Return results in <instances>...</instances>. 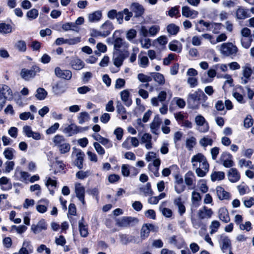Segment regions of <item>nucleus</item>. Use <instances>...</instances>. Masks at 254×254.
I'll return each instance as SVG.
<instances>
[{
	"instance_id": "nucleus-18",
	"label": "nucleus",
	"mask_w": 254,
	"mask_h": 254,
	"mask_svg": "<svg viewBox=\"0 0 254 254\" xmlns=\"http://www.w3.org/2000/svg\"><path fill=\"white\" fill-rule=\"evenodd\" d=\"M229 180L232 183L238 181L240 178V175L236 168H231L228 174Z\"/></svg>"
},
{
	"instance_id": "nucleus-49",
	"label": "nucleus",
	"mask_w": 254,
	"mask_h": 254,
	"mask_svg": "<svg viewBox=\"0 0 254 254\" xmlns=\"http://www.w3.org/2000/svg\"><path fill=\"white\" fill-rule=\"evenodd\" d=\"M220 223L217 220L213 221L210 226L211 231L210 233L212 234L217 231L218 228L220 227Z\"/></svg>"
},
{
	"instance_id": "nucleus-14",
	"label": "nucleus",
	"mask_w": 254,
	"mask_h": 254,
	"mask_svg": "<svg viewBox=\"0 0 254 254\" xmlns=\"http://www.w3.org/2000/svg\"><path fill=\"white\" fill-rule=\"evenodd\" d=\"M182 15L185 17L194 18L198 14V11L191 9L188 6H184L182 7Z\"/></svg>"
},
{
	"instance_id": "nucleus-54",
	"label": "nucleus",
	"mask_w": 254,
	"mask_h": 254,
	"mask_svg": "<svg viewBox=\"0 0 254 254\" xmlns=\"http://www.w3.org/2000/svg\"><path fill=\"white\" fill-rule=\"evenodd\" d=\"M253 41L252 37L248 38V39H242L241 44L242 46L245 49H248L250 47Z\"/></svg>"
},
{
	"instance_id": "nucleus-17",
	"label": "nucleus",
	"mask_w": 254,
	"mask_h": 254,
	"mask_svg": "<svg viewBox=\"0 0 254 254\" xmlns=\"http://www.w3.org/2000/svg\"><path fill=\"white\" fill-rule=\"evenodd\" d=\"M221 250L225 252V251L227 250H231L232 246H231V242L230 239L228 236H224L221 237Z\"/></svg>"
},
{
	"instance_id": "nucleus-38",
	"label": "nucleus",
	"mask_w": 254,
	"mask_h": 254,
	"mask_svg": "<svg viewBox=\"0 0 254 254\" xmlns=\"http://www.w3.org/2000/svg\"><path fill=\"white\" fill-rule=\"evenodd\" d=\"M126 44V42L124 41V40L121 38H117L114 42V49L115 50V52H119V51H121L120 48H121L122 46H124L127 47V45L125 46Z\"/></svg>"
},
{
	"instance_id": "nucleus-30",
	"label": "nucleus",
	"mask_w": 254,
	"mask_h": 254,
	"mask_svg": "<svg viewBox=\"0 0 254 254\" xmlns=\"http://www.w3.org/2000/svg\"><path fill=\"white\" fill-rule=\"evenodd\" d=\"M12 32V26L4 22L0 23V33L2 34H9Z\"/></svg>"
},
{
	"instance_id": "nucleus-39",
	"label": "nucleus",
	"mask_w": 254,
	"mask_h": 254,
	"mask_svg": "<svg viewBox=\"0 0 254 254\" xmlns=\"http://www.w3.org/2000/svg\"><path fill=\"white\" fill-rule=\"evenodd\" d=\"M38 10L36 8H32L28 11L26 13V17L30 20L35 19L38 16Z\"/></svg>"
},
{
	"instance_id": "nucleus-41",
	"label": "nucleus",
	"mask_w": 254,
	"mask_h": 254,
	"mask_svg": "<svg viewBox=\"0 0 254 254\" xmlns=\"http://www.w3.org/2000/svg\"><path fill=\"white\" fill-rule=\"evenodd\" d=\"M89 119V116L88 113L86 112H81L78 117V123L80 125L83 124L86 121Z\"/></svg>"
},
{
	"instance_id": "nucleus-24",
	"label": "nucleus",
	"mask_w": 254,
	"mask_h": 254,
	"mask_svg": "<svg viewBox=\"0 0 254 254\" xmlns=\"http://www.w3.org/2000/svg\"><path fill=\"white\" fill-rule=\"evenodd\" d=\"M84 218L82 217L78 222L79 230L80 236L82 237H86L88 236V228L87 225H85L83 223Z\"/></svg>"
},
{
	"instance_id": "nucleus-16",
	"label": "nucleus",
	"mask_w": 254,
	"mask_h": 254,
	"mask_svg": "<svg viewBox=\"0 0 254 254\" xmlns=\"http://www.w3.org/2000/svg\"><path fill=\"white\" fill-rule=\"evenodd\" d=\"M248 12V9H245L243 7L239 6L236 11L237 19L243 20L250 17V14Z\"/></svg>"
},
{
	"instance_id": "nucleus-60",
	"label": "nucleus",
	"mask_w": 254,
	"mask_h": 254,
	"mask_svg": "<svg viewBox=\"0 0 254 254\" xmlns=\"http://www.w3.org/2000/svg\"><path fill=\"white\" fill-rule=\"evenodd\" d=\"M136 36V31L133 29L129 30L127 33V38L130 41L134 38Z\"/></svg>"
},
{
	"instance_id": "nucleus-44",
	"label": "nucleus",
	"mask_w": 254,
	"mask_h": 254,
	"mask_svg": "<svg viewBox=\"0 0 254 254\" xmlns=\"http://www.w3.org/2000/svg\"><path fill=\"white\" fill-rule=\"evenodd\" d=\"M191 177H193V173L191 171H189L185 176V182L186 184L190 186L192 185L193 180Z\"/></svg>"
},
{
	"instance_id": "nucleus-31",
	"label": "nucleus",
	"mask_w": 254,
	"mask_h": 254,
	"mask_svg": "<svg viewBox=\"0 0 254 254\" xmlns=\"http://www.w3.org/2000/svg\"><path fill=\"white\" fill-rule=\"evenodd\" d=\"M166 29L169 35H176L179 32L180 27L174 23H171L167 26Z\"/></svg>"
},
{
	"instance_id": "nucleus-10",
	"label": "nucleus",
	"mask_w": 254,
	"mask_h": 254,
	"mask_svg": "<svg viewBox=\"0 0 254 254\" xmlns=\"http://www.w3.org/2000/svg\"><path fill=\"white\" fill-rule=\"evenodd\" d=\"M47 229V224L44 219H41L37 224H32L31 225V231L37 234L41 232L42 230H46Z\"/></svg>"
},
{
	"instance_id": "nucleus-46",
	"label": "nucleus",
	"mask_w": 254,
	"mask_h": 254,
	"mask_svg": "<svg viewBox=\"0 0 254 254\" xmlns=\"http://www.w3.org/2000/svg\"><path fill=\"white\" fill-rule=\"evenodd\" d=\"M14 150L11 147L5 148L3 152L4 157L8 160H11L13 158V152Z\"/></svg>"
},
{
	"instance_id": "nucleus-47",
	"label": "nucleus",
	"mask_w": 254,
	"mask_h": 254,
	"mask_svg": "<svg viewBox=\"0 0 254 254\" xmlns=\"http://www.w3.org/2000/svg\"><path fill=\"white\" fill-rule=\"evenodd\" d=\"M168 15L171 17L177 16V17H180V11L179 10V6H174L171 7L168 11Z\"/></svg>"
},
{
	"instance_id": "nucleus-33",
	"label": "nucleus",
	"mask_w": 254,
	"mask_h": 254,
	"mask_svg": "<svg viewBox=\"0 0 254 254\" xmlns=\"http://www.w3.org/2000/svg\"><path fill=\"white\" fill-rule=\"evenodd\" d=\"M180 240L181 241H183V239H180V240L177 239V236L175 235H173L170 238H169L168 240V243L171 244L173 245L176 247H177L178 249H181L183 245L180 242Z\"/></svg>"
},
{
	"instance_id": "nucleus-5",
	"label": "nucleus",
	"mask_w": 254,
	"mask_h": 254,
	"mask_svg": "<svg viewBox=\"0 0 254 254\" xmlns=\"http://www.w3.org/2000/svg\"><path fill=\"white\" fill-rule=\"evenodd\" d=\"M139 220L136 217H123L117 221L116 225L122 227H133L138 224Z\"/></svg>"
},
{
	"instance_id": "nucleus-15",
	"label": "nucleus",
	"mask_w": 254,
	"mask_h": 254,
	"mask_svg": "<svg viewBox=\"0 0 254 254\" xmlns=\"http://www.w3.org/2000/svg\"><path fill=\"white\" fill-rule=\"evenodd\" d=\"M121 98L125 105L129 107L132 104V100L130 98V93L127 89H125L120 92Z\"/></svg>"
},
{
	"instance_id": "nucleus-20",
	"label": "nucleus",
	"mask_w": 254,
	"mask_h": 254,
	"mask_svg": "<svg viewBox=\"0 0 254 254\" xmlns=\"http://www.w3.org/2000/svg\"><path fill=\"white\" fill-rule=\"evenodd\" d=\"M216 192L218 198L220 200L229 199L230 198V193L225 191L224 188L221 186H218L216 188Z\"/></svg>"
},
{
	"instance_id": "nucleus-2",
	"label": "nucleus",
	"mask_w": 254,
	"mask_h": 254,
	"mask_svg": "<svg viewBox=\"0 0 254 254\" xmlns=\"http://www.w3.org/2000/svg\"><path fill=\"white\" fill-rule=\"evenodd\" d=\"M221 54L225 57L236 56L238 49L232 43L228 42L221 44L220 49Z\"/></svg>"
},
{
	"instance_id": "nucleus-56",
	"label": "nucleus",
	"mask_w": 254,
	"mask_h": 254,
	"mask_svg": "<svg viewBox=\"0 0 254 254\" xmlns=\"http://www.w3.org/2000/svg\"><path fill=\"white\" fill-rule=\"evenodd\" d=\"M89 175V171H79L76 174V177L79 179L83 180Z\"/></svg>"
},
{
	"instance_id": "nucleus-28",
	"label": "nucleus",
	"mask_w": 254,
	"mask_h": 254,
	"mask_svg": "<svg viewBox=\"0 0 254 254\" xmlns=\"http://www.w3.org/2000/svg\"><path fill=\"white\" fill-rule=\"evenodd\" d=\"M102 15V11L97 10L88 15V20L91 22H97L100 20Z\"/></svg>"
},
{
	"instance_id": "nucleus-37",
	"label": "nucleus",
	"mask_w": 254,
	"mask_h": 254,
	"mask_svg": "<svg viewBox=\"0 0 254 254\" xmlns=\"http://www.w3.org/2000/svg\"><path fill=\"white\" fill-rule=\"evenodd\" d=\"M119 237L121 243L124 245H127L128 243L132 242L134 237L128 236L127 234H120Z\"/></svg>"
},
{
	"instance_id": "nucleus-1",
	"label": "nucleus",
	"mask_w": 254,
	"mask_h": 254,
	"mask_svg": "<svg viewBox=\"0 0 254 254\" xmlns=\"http://www.w3.org/2000/svg\"><path fill=\"white\" fill-rule=\"evenodd\" d=\"M207 96L200 89H198L193 93H190L187 98L188 107L191 109H198L201 102L205 103Z\"/></svg>"
},
{
	"instance_id": "nucleus-59",
	"label": "nucleus",
	"mask_w": 254,
	"mask_h": 254,
	"mask_svg": "<svg viewBox=\"0 0 254 254\" xmlns=\"http://www.w3.org/2000/svg\"><path fill=\"white\" fill-rule=\"evenodd\" d=\"M222 26V24L220 23H212L210 26L211 30L213 28V32L214 33H218Z\"/></svg>"
},
{
	"instance_id": "nucleus-61",
	"label": "nucleus",
	"mask_w": 254,
	"mask_h": 254,
	"mask_svg": "<svg viewBox=\"0 0 254 254\" xmlns=\"http://www.w3.org/2000/svg\"><path fill=\"white\" fill-rule=\"evenodd\" d=\"M160 28L158 25H153L149 29V33L150 36L155 35L159 31Z\"/></svg>"
},
{
	"instance_id": "nucleus-23",
	"label": "nucleus",
	"mask_w": 254,
	"mask_h": 254,
	"mask_svg": "<svg viewBox=\"0 0 254 254\" xmlns=\"http://www.w3.org/2000/svg\"><path fill=\"white\" fill-rule=\"evenodd\" d=\"M79 131L78 127L73 124L68 125L64 129L65 133H67L68 136H71L73 134L77 133Z\"/></svg>"
},
{
	"instance_id": "nucleus-62",
	"label": "nucleus",
	"mask_w": 254,
	"mask_h": 254,
	"mask_svg": "<svg viewBox=\"0 0 254 254\" xmlns=\"http://www.w3.org/2000/svg\"><path fill=\"white\" fill-rule=\"evenodd\" d=\"M145 215L147 218L153 220L156 219V213L153 209H148L145 212Z\"/></svg>"
},
{
	"instance_id": "nucleus-51",
	"label": "nucleus",
	"mask_w": 254,
	"mask_h": 254,
	"mask_svg": "<svg viewBox=\"0 0 254 254\" xmlns=\"http://www.w3.org/2000/svg\"><path fill=\"white\" fill-rule=\"evenodd\" d=\"M243 75L244 77L247 79H250V77L253 73V70L250 67L245 66L243 67Z\"/></svg>"
},
{
	"instance_id": "nucleus-43",
	"label": "nucleus",
	"mask_w": 254,
	"mask_h": 254,
	"mask_svg": "<svg viewBox=\"0 0 254 254\" xmlns=\"http://www.w3.org/2000/svg\"><path fill=\"white\" fill-rule=\"evenodd\" d=\"M204 159H206L204 155L202 153H198L192 156L191 159V162L192 163H202L204 160Z\"/></svg>"
},
{
	"instance_id": "nucleus-53",
	"label": "nucleus",
	"mask_w": 254,
	"mask_h": 254,
	"mask_svg": "<svg viewBox=\"0 0 254 254\" xmlns=\"http://www.w3.org/2000/svg\"><path fill=\"white\" fill-rule=\"evenodd\" d=\"M116 108L117 112L119 114H126L127 112L126 108L119 101L117 102Z\"/></svg>"
},
{
	"instance_id": "nucleus-4",
	"label": "nucleus",
	"mask_w": 254,
	"mask_h": 254,
	"mask_svg": "<svg viewBox=\"0 0 254 254\" xmlns=\"http://www.w3.org/2000/svg\"><path fill=\"white\" fill-rule=\"evenodd\" d=\"M40 68L36 65H32L30 69L22 68L20 72V77L25 81H29L34 78L36 73L40 71Z\"/></svg>"
},
{
	"instance_id": "nucleus-29",
	"label": "nucleus",
	"mask_w": 254,
	"mask_h": 254,
	"mask_svg": "<svg viewBox=\"0 0 254 254\" xmlns=\"http://www.w3.org/2000/svg\"><path fill=\"white\" fill-rule=\"evenodd\" d=\"M178 43V41L176 40L171 42L168 45L169 50L172 51L180 53L182 51V46L181 43H179V45H178L177 44Z\"/></svg>"
},
{
	"instance_id": "nucleus-64",
	"label": "nucleus",
	"mask_w": 254,
	"mask_h": 254,
	"mask_svg": "<svg viewBox=\"0 0 254 254\" xmlns=\"http://www.w3.org/2000/svg\"><path fill=\"white\" fill-rule=\"evenodd\" d=\"M23 130L25 134L28 137H31L33 133V131L32 130L31 127L29 126H24L23 127Z\"/></svg>"
},
{
	"instance_id": "nucleus-63",
	"label": "nucleus",
	"mask_w": 254,
	"mask_h": 254,
	"mask_svg": "<svg viewBox=\"0 0 254 254\" xmlns=\"http://www.w3.org/2000/svg\"><path fill=\"white\" fill-rule=\"evenodd\" d=\"M195 122L197 126H203L205 122L204 118L201 115H198L195 118Z\"/></svg>"
},
{
	"instance_id": "nucleus-34",
	"label": "nucleus",
	"mask_w": 254,
	"mask_h": 254,
	"mask_svg": "<svg viewBox=\"0 0 254 254\" xmlns=\"http://www.w3.org/2000/svg\"><path fill=\"white\" fill-rule=\"evenodd\" d=\"M70 64L72 68L75 70H80L84 66V63L80 59L72 60Z\"/></svg>"
},
{
	"instance_id": "nucleus-8",
	"label": "nucleus",
	"mask_w": 254,
	"mask_h": 254,
	"mask_svg": "<svg viewBox=\"0 0 254 254\" xmlns=\"http://www.w3.org/2000/svg\"><path fill=\"white\" fill-rule=\"evenodd\" d=\"M0 96L5 102L10 100L13 98L12 92L10 88L5 84L0 85Z\"/></svg>"
},
{
	"instance_id": "nucleus-12",
	"label": "nucleus",
	"mask_w": 254,
	"mask_h": 254,
	"mask_svg": "<svg viewBox=\"0 0 254 254\" xmlns=\"http://www.w3.org/2000/svg\"><path fill=\"white\" fill-rule=\"evenodd\" d=\"M75 192L76 197L83 205L85 204V189L84 187L82 186L80 183L76 184L75 186Z\"/></svg>"
},
{
	"instance_id": "nucleus-21",
	"label": "nucleus",
	"mask_w": 254,
	"mask_h": 254,
	"mask_svg": "<svg viewBox=\"0 0 254 254\" xmlns=\"http://www.w3.org/2000/svg\"><path fill=\"white\" fill-rule=\"evenodd\" d=\"M161 123V120L160 119L159 115H156L152 123L150 124V129L151 132L156 134V131L158 129Z\"/></svg>"
},
{
	"instance_id": "nucleus-7",
	"label": "nucleus",
	"mask_w": 254,
	"mask_h": 254,
	"mask_svg": "<svg viewBox=\"0 0 254 254\" xmlns=\"http://www.w3.org/2000/svg\"><path fill=\"white\" fill-rule=\"evenodd\" d=\"M128 56L129 52L127 51H125V52H123L122 51L114 52L113 57L114 65L118 67L121 66L123 64L124 60Z\"/></svg>"
},
{
	"instance_id": "nucleus-50",
	"label": "nucleus",
	"mask_w": 254,
	"mask_h": 254,
	"mask_svg": "<svg viewBox=\"0 0 254 254\" xmlns=\"http://www.w3.org/2000/svg\"><path fill=\"white\" fill-rule=\"evenodd\" d=\"M138 58L139 59L138 64L140 66L145 67L148 65L149 60L146 56H142V57H140V56L139 55Z\"/></svg>"
},
{
	"instance_id": "nucleus-55",
	"label": "nucleus",
	"mask_w": 254,
	"mask_h": 254,
	"mask_svg": "<svg viewBox=\"0 0 254 254\" xmlns=\"http://www.w3.org/2000/svg\"><path fill=\"white\" fill-rule=\"evenodd\" d=\"M60 125L58 123H56L54 125L52 126L49 128H48L46 132L47 134H51L54 133L56 130L59 128Z\"/></svg>"
},
{
	"instance_id": "nucleus-13",
	"label": "nucleus",
	"mask_w": 254,
	"mask_h": 254,
	"mask_svg": "<svg viewBox=\"0 0 254 254\" xmlns=\"http://www.w3.org/2000/svg\"><path fill=\"white\" fill-rule=\"evenodd\" d=\"M66 89V83L63 81H59L52 87L53 92L55 94L59 95L63 93Z\"/></svg>"
},
{
	"instance_id": "nucleus-6",
	"label": "nucleus",
	"mask_w": 254,
	"mask_h": 254,
	"mask_svg": "<svg viewBox=\"0 0 254 254\" xmlns=\"http://www.w3.org/2000/svg\"><path fill=\"white\" fill-rule=\"evenodd\" d=\"M129 9L132 12L133 20L142 17L145 12L144 7L138 2H132L129 6Z\"/></svg>"
},
{
	"instance_id": "nucleus-36",
	"label": "nucleus",
	"mask_w": 254,
	"mask_h": 254,
	"mask_svg": "<svg viewBox=\"0 0 254 254\" xmlns=\"http://www.w3.org/2000/svg\"><path fill=\"white\" fill-rule=\"evenodd\" d=\"M47 92L43 88H38L36 90L35 97L39 100H43L47 96Z\"/></svg>"
},
{
	"instance_id": "nucleus-48",
	"label": "nucleus",
	"mask_w": 254,
	"mask_h": 254,
	"mask_svg": "<svg viewBox=\"0 0 254 254\" xmlns=\"http://www.w3.org/2000/svg\"><path fill=\"white\" fill-rule=\"evenodd\" d=\"M254 120L252 118L251 115H248L244 119V126L248 128L253 125Z\"/></svg>"
},
{
	"instance_id": "nucleus-32",
	"label": "nucleus",
	"mask_w": 254,
	"mask_h": 254,
	"mask_svg": "<svg viewBox=\"0 0 254 254\" xmlns=\"http://www.w3.org/2000/svg\"><path fill=\"white\" fill-rule=\"evenodd\" d=\"M201 199V196L199 192L196 191L192 192L191 201L193 207L196 208L199 205V201Z\"/></svg>"
},
{
	"instance_id": "nucleus-22",
	"label": "nucleus",
	"mask_w": 254,
	"mask_h": 254,
	"mask_svg": "<svg viewBox=\"0 0 254 254\" xmlns=\"http://www.w3.org/2000/svg\"><path fill=\"white\" fill-rule=\"evenodd\" d=\"M174 204L177 206L178 208V212L179 214L182 216L186 212V207L182 201V198L181 196H179L174 200Z\"/></svg>"
},
{
	"instance_id": "nucleus-19",
	"label": "nucleus",
	"mask_w": 254,
	"mask_h": 254,
	"mask_svg": "<svg viewBox=\"0 0 254 254\" xmlns=\"http://www.w3.org/2000/svg\"><path fill=\"white\" fill-rule=\"evenodd\" d=\"M218 216L219 219L224 223H228L230 221L228 211L225 208L222 207L219 209Z\"/></svg>"
},
{
	"instance_id": "nucleus-3",
	"label": "nucleus",
	"mask_w": 254,
	"mask_h": 254,
	"mask_svg": "<svg viewBox=\"0 0 254 254\" xmlns=\"http://www.w3.org/2000/svg\"><path fill=\"white\" fill-rule=\"evenodd\" d=\"M64 141L65 138L63 135L58 134L53 138V142L55 146L58 147L61 154L67 153L70 149V145Z\"/></svg>"
},
{
	"instance_id": "nucleus-52",
	"label": "nucleus",
	"mask_w": 254,
	"mask_h": 254,
	"mask_svg": "<svg viewBox=\"0 0 254 254\" xmlns=\"http://www.w3.org/2000/svg\"><path fill=\"white\" fill-rule=\"evenodd\" d=\"M212 143L213 140L212 139L205 137H203L199 141L200 144L203 147H206L207 145H212Z\"/></svg>"
},
{
	"instance_id": "nucleus-11",
	"label": "nucleus",
	"mask_w": 254,
	"mask_h": 254,
	"mask_svg": "<svg viewBox=\"0 0 254 254\" xmlns=\"http://www.w3.org/2000/svg\"><path fill=\"white\" fill-rule=\"evenodd\" d=\"M55 75L61 78L69 80L72 77V73L69 70H62L60 67H56L55 68Z\"/></svg>"
},
{
	"instance_id": "nucleus-58",
	"label": "nucleus",
	"mask_w": 254,
	"mask_h": 254,
	"mask_svg": "<svg viewBox=\"0 0 254 254\" xmlns=\"http://www.w3.org/2000/svg\"><path fill=\"white\" fill-rule=\"evenodd\" d=\"M126 81L124 79L118 78L116 81L115 88L121 89L125 87Z\"/></svg>"
},
{
	"instance_id": "nucleus-45",
	"label": "nucleus",
	"mask_w": 254,
	"mask_h": 254,
	"mask_svg": "<svg viewBox=\"0 0 254 254\" xmlns=\"http://www.w3.org/2000/svg\"><path fill=\"white\" fill-rule=\"evenodd\" d=\"M140 190L144 193V194L149 195H152L153 191L151 189V186L150 183H147L146 186L144 188H141Z\"/></svg>"
},
{
	"instance_id": "nucleus-27",
	"label": "nucleus",
	"mask_w": 254,
	"mask_h": 254,
	"mask_svg": "<svg viewBox=\"0 0 254 254\" xmlns=\"http://www.w3.org/2000/svg\"><path fill=\"white\" fill-rule=\"evenodd\" d=\"M113 28L114 27L112 23L109 20H107L101 27L103 33H105V34L108 33L107 34V36L110 34L111 31Z\"/></svg>"
},
{
	"instance_id": "nucleus-26",
	"label": "nucleus",
	"mask_w": 254,
	"mask_h": 254,
	"mask_svg": "<svg viewBox=\"0 0 254 254\" xmlns=\"http://www.w3.org/2000/svg\"><path fill=\"white\" fill-rule=\"evenodd\" d=\"M150 75L153 77L154 80L159 85L165 84V80L162 74L159 72H150Z\"/></svg>"
},
{
	"instance_id": "nucleus-42",
	"label": "nucleus",
	"mask_w": 254,
	"mask_h": 254,
	"mask_svg": "<svg viewBox=\"0 0 254 254\" xmlns=\"http://www.w3.org/2000/svg\"><path fill=\"white\" fill-rule=\"evenodd\" d=\"M195 144L196 139L193 136L188 138L186 140V147L190 151H191L192 150V148Z\"/></svg>"
},
{
	"instance_id": "nucleus-35",
	"label": "nucleus",
	"mask_w": 254,
	"mask_h": 254,
	"mask_svg": "<svg viewBox=\"0 0 254 254\" xmlns=\"http://www.w3.org/2000/svg\"><path fill=\"white\" fill-rule=\"evenodd\" d=\"M225 178V173L223 172H216L215 171L211 175V180L212 182H215L217 180H222Z\"/></svg>"
},
{
	"instance_id": "nucleus-40",
	"label": "nucleus",
	"mask_w": 254,
	"mask_h": 254,
	"mask_svg": "<svg viewBox=\"0 0 254 254\" xmlns=\"http://www.w3.org/2000/svg\"><path fill=\"white\" fill-rule=\"evenodd\" d=\"M15 48L19 52H24L26 51V44L23 40H19L15 44Z\"/></svg>"
},
{
	"instance_id": "nucleus-57",
	"label": "nucleus",
	"mask_w": 254,
	"mask_h": 254,
	"mask_svg": "<svg viewBox=\"0 0 254 254\" xmlns=\"http://www.w3.org/2000/svg\"><path fill=\"white\" fill-rule=\"evenodd\" d=\"M93 145L96 151L99 155H103L105 154V150L99 143L95 142L93 143Z\"/></svg>"
},
{
	"instance_id": "nucleus-9",
	"label": "nucleus",
	"mask_w": 254,
	"mask_h": 254,
	"mask_svg": "<svg viewBox=\"0 0 254 254\" xmlns=\"http://www.w3.org/2000/svg\"><path fill=\"white\" fill-rule=\"evenodd\" d=\"M150 231H155V226L150 223L143 224L140 230V238L141 239H146L149 236Z\"/></svg>"
},
{
	"instance_id": "nucleus-25",
	"label": "nucleus",
	"mask_w": 254,
	"mask_h": 254,
	"mask_svg": "<svg viewBox=\"0 0 254 254\" xmlns=\"http://www.w3.org/2000/svg\"><path fill=\"white\" fill-rule=\"evenodd\" d=\"M84 155V153L81 151V150H78V152L76 154L77 158L75 160L74 163L75 165L79 169H81L83 168V157Z\"/></svg>"
}]
</instances>
